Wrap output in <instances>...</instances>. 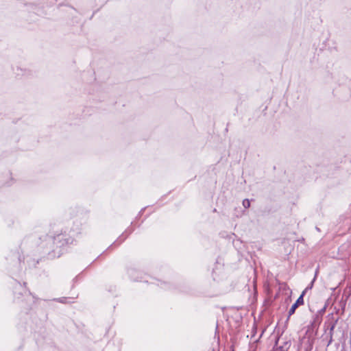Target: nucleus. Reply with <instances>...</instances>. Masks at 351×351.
<instances>
[{"mask_svg":"<svg viewBox=\"0 0 351 351\" xmlns=\"http://www.w3.org/2000/svg\"><path fill=\"white\" fill-rule=\"evenodd\" d=\"M243 206L245 208H248L250 206V202L248 199H245L243 201Z\"/></svg>","mask_w":351,"mask_h":351,"instance_id":"obj_6","label":"nucleus"},{"mask_svg":"<svg viewBox=\"0 0 351 351\" xmlns=\"http://www.w3.org/2000/svg\"><path fill=\"white\" fill-rule=\"evenodd\" d=\"M73 242V239L71 237L62 233L57 234L53 237L54 244L59 247L71 244Z\"/></svg>","mask_w":351,"mask_h":351,"instance_id":"obj_1","label":"nucleus"},{"mask_svg":"<svg viewBox=\"0 0 351 351\" xmlns=\"http://www.w3.org/2000/svg\"><path fill=\"white\" fill-rule=\"evenodd\" d=\"M337 322H338V319H337L328 323V326L327 328V330H328V332L326 331L325 337H324V339L327 340V345H326L327 346H329L333 341L332 337H333V334H334V330L337 325Z\"/></svg>","mask_w":351,"mask_h":351,"instance_id":"obj_2","label":"nucleus"},{"mask_svg":"<svg viewBox=\"0 0 351 351\" xmlns=\"http://www.w3.org/2000/svg\"><path fill=\"white\" fill-rule=\"evenodd\" d=\"M322 316L317 313L315 315V319H314V323H320L322 320Z\"/></svg>","mask_w":351,"mask_h":351,"instance_id":"obj_7","label":"nucleus"},{"mask_svg":"<svg viewBox=\"0 0 351 351\" xmlns=\"http://www.w3.org/2000/svg\"><path fill=\"white\" fill-rule=\"evenodd\" d=\"M317 272H318V270L316 271L315 272V276H314V278L313 279V280L311 281L310 285L306 288L307 289H311L313 286V283L316 280V278H317Z\"/></svg>","mask_w":351,"mask_h":351,"instance_id":"obj_8","label":"nucleus"},{"mask_svg":"<svg viewBox=\"0 0 351 351\" xmlns=\"http://www.w3.org/2000/svg\"><path fill=\"white\" fill-rule=\"evenodd\" d=\"M291 345V342L290 340H286L282 342L279 346L277 347V351H289Z\"/></svg>","mask_w":351,"mask_h":351,"instance_id":"obj_4","label":"nucleus"},{"mask_svg":"<svg viewBox=\"0 0 351 351\" xmlns=\"http://www.w3.org/2000/svg\"><path fill=\"white\" fill-rule=\"evenodd\" d=\"M326 306H324L322 309H320L317 313H319L321 316L325 312Z\"/></svg>","mask_w":351,"mask_h":351,"instance_id":"obj_9","label":"nucleus"},{"mask_svg":"<svg viewBox=\"0 0 351 351\" xmlns=\"http://www.w3.org/2000/svg\"><path fill=\"white\" fill-rule=\"evenodd\" d=\"M125 238H126V237H124L121 239V241H123V240H125Z\"/></svg>","mask_w":351,"mask_h":351,"instance_id":"obj_11","label":"nucleus"},{"mask_svg":"<svg viewBox=\"0 0 351 351\" xmlns=\"http://www.w3.org/2000/svg\"><path fill=\"white\" fill-rule=\"evenodd\" d=\"M304 291L302 293V295L298 298V300L295 301V302L291 306L290 309L289 310V317L292 315L295 311V309L299 306V305L302 304L304 303Z\"/></svg>","mask_w":351,"mask_h":351,"instance_id":"obj_3","label":"nucleus"},{"mask_svg":"<svg viewBox=\"0 0 351 351\" xmlns=\"http://www.w3.org/2000/svg\"><path fill=\"white\" fill-rule=\"evenodd\" d=\"M279 341H280V339L278 338V340H277V341H276V345H278V344Z\"/></svg>","mask_w":351,"mask_h":351,"instance_id":"obj_10","label":"nucleus"},{"mask_svg":"<svg viewBox=\"0 0 351 351\" xmlns=\"http://www.w3.org/2000/svg\"><path fill=\"white\" fill-rule=\"evenodd\" d=\"M56 300L61 303H68V302H73V298L63 297V298L56 299Z\"/></svg>","mask_w":351,"mask_h":351,"instance_id":"obj_5","label":"nucleus"}]
</instances>
